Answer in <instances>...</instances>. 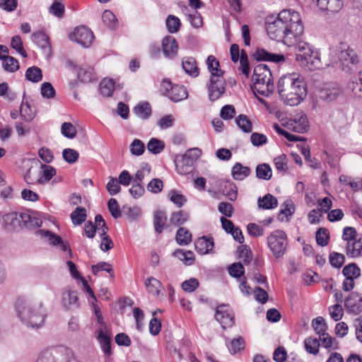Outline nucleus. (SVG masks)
Here are the masks:
<instances>
[{
	"mask_svg": "<svg viewBox=\"0 0 362 362\" xmlns=\"http://www.w3.org/2000/svg\"><path fill=\"white\" fill-rule=\"evenodd\" d=\"M265 29L271 39L291 46L295 44L297 37L302 35L304 26L298 12L285 9L277 17H267Z\"/></svg>",
	"mask_w": 362,
	"mask_h": 362,
	"instance_id": "1",
	"label": "nucleus"
},
{
	"mask_svg": "<svg viewBox=\"0 0 362 362\" xmlns=\"http://www.w3.org/2000/svg\"><path fill=\"white\" fill-rule=\"evenodd\" d=\"M277 89L281 99L290 106L298 105L307 95L303 77L295 72L282 76L279 80Z\"/></svg>",
	"mask_w": 362,
	"mask_h": 362,
	"instance_id": "2",
	"label": "nucleus"
},
{
	"mask_svg": "<svg viewBox=\"0 0 362 362\" xmlns=\"http://www.w3.org/2000/svg\"><path fill=\"white\" fill-rule=\"evenodd\" d=\"M18 317L26 326L39 328L44 325L47 310L42 301L19 298L16 303Z\"/></svg>",
	"mask_w": 362,
	"mask_h": 362,
	"instance_id": "3",
	"label": "nucleus"
},
{
	"mask_svg": "<svg viewBox=\"0 0 362 362\" xmlns=\"http://www.w3.org/2000/svg\"><path fill=\"white\" fill-rule=\"evenodd\" d=\"M292 46L296 48V58L300 66L310 70L320 69L329 66L328 62L322 60L319 51L314 50L311 45L300 40V37L296 38Z\"/></svg>",
	"mask_w": 362,
	"mask_h": 362,
	"instance_id": "4",
	"label": "nucleus"
},
{
	"mask_svg": "<svg viewBox=\"0 0 362 362\" xmlns=\"http://www.w3.org/2000/svg\"><path fill=\"white\" fill-rule=\"evenodd\" d=\"M252 89L255 93L269 96L274 89L270 69L267 64L257 65L253 71Z\"/></svg>",
	"mask_w": 362,
	"mask_h": 362,
	"instance_id": "5",
	"label": "nucleus"
},
{
	"mask_svg": "<svg viewBox=\"0 0 362 362\" xmlns=\"http://www.w3.org/2000/svg\"><path fill=\"white\" fill-rule=\"evenodd\" d=\"M288 243L287 235L281 230H276L267 237V245L276 259L284 256L286 251Z\"/></svg>",
	"mask_w": 362,
	"mask_h": 362,
	"instance_id": "6",
	"label": "nucleus"
},
{
	"mask_svg": "<svg viewBox=\"0 0 362 362\" xmlns=\"http://www.w3.org/2000/svg\"><path fill=\"white\" fill-rule=\"evenodd\" d=\"M202 151L199 148L188 149L180 159L176 160L177 172L180 175H187L192 171V168L197 159L201 156Z\"/></svg>",
	"mask_w": 362,
	"mask_h": 362,
	"instance_id": "7",
	"label": "nucleus"
},
{
	"mask_svg": "<svg viewBox=\"0 0 362 362\" xmlns=\"http://www.w3.org/2000/svg\"><path fill=\"white\" fill-rule=\"evenodd\" d=\"M69 38L81 46L88 47L91 45L94 35L93 32L87 27L81 25L74 30L69 35Z\"/></svg>",
	"mask_w": 362,
	"mask_h": 362,
	"instance_id": "8",
	"label": "nucleus"
},
{
	"mask_svg": "<svg viewBox=\"0 0 362 362\" xmlns=\"http://www.w3.org/2000/svg\"><path fill=\"white\" fill-rule=\"evenodd\" d=\"M226 90V81L223 76L210 77V84L208 86L209 98L215 101L220 98Z\"/></svg>",
	"mask_w": 362,
	"mask_h": 362,
	"instance_id": "9",
	"label": "nucleus"
},
{
	"mask_svg": "<svg viewBox=\"0 0 362 362\" xmlns=\"http://www.w3.org/2000/svg\"><path fill=\"white\" fill-rule=\"evenodd\" d=\"M67 352L68 349L63 347L47 349L40 353L36 362H65L64 353Z\"/></svg>",
	"mask_w": 362,
	"mask_h": 362,
	"instance_id": "10",
	"label": "nucleus"
},
{
	"mask_svg": "<svg viewBox=\"0 0 362 362\" xmlns=\"http://www.w3.org/2000/svg\"><path fill=\"white\" fill-rule=\"evenodd\" d=\"M215 317L223 329L227 327H232L234 324V313L227 305H221L217 307Z\"/></svg>",
	"mask_w": 362,
	"mask_h": 362,
	"instance_id": "11",
	"label": "nucleus"
},
{
	"mask_svg": "<svg viewBox=\"0 0 362 362\" xmlns=\"http://www.w3.org/2000/svg\"><path fill=\"white\" fill-rule=\"evenodd\" d=\"M163 86L168 91V97L174 102H179L187 98V89L183 86L173 85L168 81H163Z\"/></svg>",
	"mask_w": 362,
	"mask_h": 362,
	"instance_id": "12",
	"label": "nucleus"
},
{
	"mask_svg": "<svg viewBox=\"0 0 362 362\" xmlns=\"http://www.w3.org/2000/svg\"><path fill=\"white\" fill-rule=\"evenodd\" d=\"M22 213L11 212L3 216L4 227L8 231H19L23 229Z\"/></svg>",
	"mask_w": 362,
	"mask_h": 362,
	"instance_id": "13",
	"label": "nucleus"
},
{
	"mask_svg": "<svg viewBox=\"0 0 362 362\" xmlns=\"http://www.w3.org/2000/svg\"><path fill=\"white\" fill-rule=\"evenodd\" d=\"M344 306L348 313L359 314L362 312V295L356 292L351 293L344 299Z\"/></svg>",
	"mask_w": 362,
	"mask_h": 362,
	"instance_id": "14",
	"label": "nucleus"
},
{
	"mask_svg": "<svg viewBox=\"0 0 362 362\" xmlns=\"http://www.w3.org/2000/svg\"><path fill=\"white\" fill-rule=\"evenodd\" d=\"M61 303L66 310H74L79 307L77 292L69 288H66L62 293Z\"/></svg>",
	"mask_w": 362,
	"mask_h": 362,
	"instance_id": "15",
	"label": "nucleus"
},
{
	"mask_svg": "<svg viewBox=\"0 0 362 362\" xmlns=\"http://www.w3.org/2000/svg\"><path fill=\"white\" fill-rule=\"evenodd\" d=\"M339 86L334 83H327L322 85L319 90V98L325 101H332L340 94Z\"/></svg>",
	"mask_w": 362,
	"mask_h": 362,
	"instance_id": "16",
	"label": "nucleus"
},
{
	"mask_svg": "<svg viewBox=\"0 0 362 362\" xmlns=\"http://www.w3.org/2000/svg\"><path fill=\"white\" fill-rule=\"evenodd\" d=\"M287 126L289 129L295 132L304 133L309 127L307 116L302 112L297 114L293 119L287 122Z\"/></svg>",
	"mask_w": 362,
	"mask_h": 362,
	"instance_id": "17",
	"label": "nucleus"
},
{
	"mask_svg": "<svg viewBox=\"0 0 362 362\" xmlns=\"http://www.w3.org/2000/svg\"><path fill=\"white\" fill-rule=\"evenodd\" d=\"M178 45L174 37L168 35L162 40V51L166 58H175L178 52Z\"/></svg>",
	"mask_w": 362,
	"mask_h": 362,
	"instance_id": "18",
	"label": "nucleus"
},
{
	"mask_svg": "<svg viewBox=\"0 0 362 362\" xmlns=\"http://www.w3.org/2000/svg\"><path fill=\"white\" fill-rule=\"evenodd\" d=\"M341 51L339 55V60L344 65H355L359 62L358 55L356 52L345 44L341 43L340 45Z\"/></svg>",
	"mask_w": 362,
	"mask_h": 362,
	"instance_id": "19",
	"label": "nucleus"
},
{
	"mask_svg": "<svg viewBox=\"0 0 362 362\" xmlns=\"http://www.w3.org/2000/svg\"><path fill=\"white\" fill-rule=\"evenodd\" d=\"M316 4L322 11L339 12L344 6V0H316Z\"/></svg>",
	"mask_w": 362,
	"mask_h": 362,
	"instance_id": "20",
	"label": "nucleus"
},
{
	"mask_svg": "<svg viewBox=\"0 0 362 362\" xmlns=\"http://www.w3.org/2000/svg\"><path fill=\"white\" fill-rule=\"evenodd\" d=\"M253 57L257 61L279 62L285 60L284 55L272 54L264 49H257Z\"/></svg>",
	"mask_w": 362,
	"mask_h": 362,
	"instance_id": "21",
	"label": "nucleus"
},
{
	"mask_svg": "<svg viewBox=\"0 0 362 362\" xmlns=\"http://www.w3.org/2000/svg\"><path fill=\"white\" fill-rule=\"evenodd\" d=\"M361 251L362 241L361 238L356 240H350V241L346 242L345 252L348 257H358L361 255Z\"/></svg>",
	"mask_w": 362,
	"mask_h": 362,
	"instance_id": "22",
	"label": "nucleus"
},
{
	"mask_svg": "<svg viewBox=\"0 0 362 362\" xmlns=\"http://www.w3.org/2000/svg\"><path fill=\"white\" fill-rule=\"evenodd\" d=\"M194 246L197 252L205 255L213 250L214 244L212 238L203 236L195 240Z\"/></svg>",
	"mask_w": 362,
	"mask_h": 362,
	"instance_id": "23",
	"label": "nucleus"
},
{
	"mask_svg": "<svg viewBox=\"0 0 362 362\" xmlns=\"http://www.w3.org/2000/svg\"><path fill=\"white\" fill-rule=\"evenodd\" d=\"M182 66L187 74L192 77H197L199 70L197 61L192 57H186L182 59Z\"/></svg>",
	"mask_w": 362,
	"mask_h": 362,
	"instance_id": "24",
	"label": "nucleus"
},
{
	"mask_svg": "<svg viewBox=\"0 0 362 362\" xmlns=\"http://www.w3.org/2000/svg\"><path fill=\"white\" fill-rule=\"evenodd\" d=\"M40 178V185H45L49 182L55 175L56 170L51 165L41 164L40 170H38Z\"/></svg>",
	"mask_w": 362,
	"mask_h": 362,
	"instance_id": "25",
	"label": "nucleus"
},
{
	"mask_svg": "<svg viewBox=\"0 0 362 362\" xmlns=\"http://www.w3.org/2000/svg\"><path fill=\"white\" fill-rule=\"evenodd\" d=\"M21 222L23 223V228H26L29 229L40 227L42 223L40 218L27 213H22Z\"/></svg>",
	"mask_w": 362,
	"mask_h": 362,
	"instance_id": "26",
	"label": "nucleus"
},
{
	"mask_svg": "<svg viewBox=\"0 0 362 362\" xmlns=\"http://www.w3.org/2000/svg\"><path fill=\"white\" fill-rule=\"evenodd\" d=\"M45 236L48 238V240L52 245L57 246L61 250L64 252L69 251L71 252V249L68 243H64L59 235L53 234L49 230L45 231Z\"/></svg>",
	"mask_w": 362,
	"mask_h": 362,
	"instance_id": "27",
	"label": "nucleus"
},
{
	"mask_svg": "<svg viewBox=\"0 0 362 362\" xmlns=\"http://www.w3.org/2000/svg\"><path fill=\"white\" fill-rule=\"evenodd\" d=\"M251 170L249 167L243 166L240 163H236L232 168L233 177L237 180H242L247 177Z\"/></svg>",
	"mask_w": 362,
	"mask_h": 362,
	"instance_id": "28",
	"label": "nucleus"
},
{
	"mask_svg": "<svg viewBox=\"0 0 362 362\" xmlns=\"http://www.w3.org/2000/svg\"><path fill=\"white\" fill-rule=\"evenodd\" d=\"M145 286L148 293L153 296H158L163 290L161 283L154 277L148 278L145 281Z\"/></svg>",
	"mask_w": 362,
	"mask_h": 362,
	"instance_id": "29",
	"label": "nucleus"
},
{
	"mask_svg": "<svg viewBox=\"0 0 362 362\" xmlns=\"http://www.w3.org/2000/svg\"><path fill=\"white\" fill-rule=\"evenodd\" d=\"M173 256L182 261L185 265H192L194 262V253L190 250L177 249L173 252Z\"/></svg>",
	"mask_w": 362,
	"mask_h": 362,
	"instance_id": "30",
	"label": "nucleus"
},
{
	"mask_svg": "<svg viewBox=\"0 0 362 362\" xmlns=\"http://www.w3.org/2000/svg\"><path fill=\"white\" fill-rule=\"evenodd\" d=\"M32 40L42 49H49V37L43 32L33 33L32 34Z\"/></svg>",
	"mask_w": 362,
	"mask_h": 362,
	"instance_id": "31",
	"label": "nucleus"
},
{
	"mask_svg": "<svg viewBox=\"0 0 362 362\" xmlns=\"http://www.w3.org/2000/svg\"><path fill=\"white\" fill-rule=\"evenodd\" d=\"M277 205L276 198L271 194H267L262 198L259 197L258 199L259 207L264 209H272L276 207Z\"/></svg>",
	"mask_w": 362,
	"mask_h": 362,
	"instance_id": "32",
	"label": "nucleus"
},
{
	"mask_svg": "<svg viewBox=\"0 0 362 362\" xmlns=\"http://www.w3.org/2000/svg\"><path fill=\"white\" fill-rule=\"evenodd\" d=\"M206 65L211 76H223L224 71L219 69V62L212 55L207 57Z\"/></svg>",
	"mask_w": 362,
	"mask_h": 362,
	"instance_id": "33",
	"label": "nucleus"
},
{
	"mask_svg": "<svg viewBox=\"0 0 362 362\" xmlns=\"http://www.w3.org/2000/svg\"><path fill=\"white\" fill-rule=\"evenodd\" d=\"M167 221V216L163 211H157L154 215V227L157 233H161Z\"/></svg>",
	"mask_w": 362,
	"mask_h": 362,
	"instance_id": "34",
	"label": "nucleus"
},
{
	"mask_svg": "<svg viewBox=\"0 0 362 362\" xmlns=\"http://www.w3.org/2000/svg\"><path fill=\"white\" fill-rule=\"evenodd\" d=\"M25 78L33 83H38L42 79V70L35 66L29 67L25 71Z\"/></svg>",
	"mask_w": 362,
	"mask_h": 362,
	"instance_id": "35",
	"label": "nucleus"
},
{
	"mask_svg": "<svg viewBox=\"0 0 362 362\" xmlns=\"http://www.w3.org/2000/svg\"><path fill=\"white\" fill-rule=\"evenodd\" d=\"M176 240L180 245H187L192 241V234L187 229L180 228L177 231Z\"/></svg>",
	"mask_w": 362,
	"mask_h": 362,
	"instance_id": "36",
	"label": "nucleus"
},
{
	"mask_svg": "<svg viewBox=\"0 0 362 362\" xmlns=\"http://www.w3.org/2000/svg\"><path fill=\"white\" fill-rule=\"evenodd\" d=\"M228 350L231 354H235L245 349V340L239 336L232 339L229 344H227Z\"/></svg>",
	"mask_w": 362,
	"mask_h": 362,
	"instance_id": "37",
	"label": "nucleus"
},
{
	"mask_svg": "<svg viewBox=\"0 0 362 362\" xmlns=\"http://www.w3.org/2000/svg\"><path fill=\"white\" fill-rule=\"evenodd\" d=\"M134 112L139 117L146 119L151 115V109L148 103H143L136 105Z\"/></svg>",
	"mask_w": 362,
	"mask_h": 362,
	"instance_id": "38",
	"label": "nucleus"
},
{
	"mask_svg": "<svg viewBox=\"0 0 362 362\" xmlns=\"http://www.w3.org/2000/svg\"><path fill=\"white\" fill-rule=\"evenodd\" d=\"M342 273L346 278L356 279L361 275V270L355 263H351L345 266Z\"/></svg>",
	"mask_w": 362,
	"mask_h": 362,
	"instance_id": "39",
	"label": "nucleus"
},
{
	"mask_svg": "<svg viewBox=\"0 0 362 362\" xmlns=\"http://www.w3.org/2000/svg\"><path fill=\"white\" fill-rule=\"evenodd\" d=\"M256 175L258 178L269 180L272 176V169L268 164H259L256 167Z\"/></svg>",
	"mask_w": 362,
	"mask_h": 362,
	"instance_id": "40",
	"label": "nucleus"
},
{
	"mask_svg": "<svg viewBox=\"0 0 362 362\" xmlns=\"http://www.w3.org/2000/svg\"><path fill=\"white\" fill-rule=\"evenodd\" d=\"M312 327L315 333L320 336L327 332V325L322 317H317L313 320Z\"/></svg>",
	"mask_w": 362,
	"mask_h": 362,
	"instance_id": "41",
	"label": "nucleus"
},
{
	"mask_svg": "<svg viewBox=\"0 0 362 362\" xmlns=\"http://www.w3.org/2000/svg\"><path fill=\"white\" fill-rule=\"evenodd\" d=\"M21 117L27 122L31 121L35 115V110H33L28 102H23L20 108Z\"/></svg>",
	"mask_w": 362,
	"mask_h": 362,
	"instance_id": "42",
	"label": "nucleus"
},
{
	"mask_svg": "<svg viewBox=\"0 0 362 362\" xmlns=\"http://www.w3.org/2000/svg\"><path fill=\"white\" fill-rule=\"evenodd\" d=\"M86 211L83 207H77L71 214L72 222L75 225H80L86 221Z\"/></svg>",
	"mask_w": 362,
	"mask_h": 362,
	"instance_id": "43",
	"label": "nucleus"
},
{
	"mask_svg": "<svg viewBox=\"0 0 362 362\" xmlns=\"http://www.w3.org/2000/svg\"><path fill=\"white\" fill-rule=\"evenodd\" d=\"M165 147V144L163 141L156 138L151 139L147 144V149L153 154L160 153Z\"/></svg>",
	"mask_w": 362,
	"mask_h": 362,
	"instance_id": "44",
	"label": "nucleus"
},
{
	"mask_svg": "<svg viewBox=\"0 0 362 362\" xmlns=\"http://www.w3.org/2000/svg\"><path fill=\"white\" fill-rule=\"evenodd\" d=\"M100 90L103 95L111 96L114 90V81L110 78L103 79L100 83Z\"/></svg>",
	"mask_w": 362,
	"mask_h": 362,
	"instance_id": "45",
	"label": "nucleus"
},
{
	"mask_svg": "<svg viewBox=\"0 0 362 362\" xmlns=\"http://www.w3.org/2000/svg\"><path fill=\"white\" fill-rule=\"evenodd\" d=\"M165 24L168 32L170 33H177L180 30L181 25L180 19L173 15L168 16Z\"/></svg>",
	"mask_w": 362,
	"mask_h": 362,
	"instance_id": "46",
	"label": "nucleus"
},
{
	"mask_svg": "<svg viewBox=\"0 0 362 362\" xmlns=\"http://www.w3.org/2000/svg\"><path fill=\"white\" fill-rule=\"evenodd\" d=\"M2 65L5 71L15 72L19 69L18 62L13 57H3Z\"/></svg>",
	"mask_w": 362,
	"mask_h": 362,
	"instance_id": "47",
	"label": "nucleus"
},
{
	"mask_svg": "<svg viewBox=\"0 0 362 362\" xmlns=\"http://www.w3.org/2000/svg\"><path fill=\"white\" fill-rule=\"evenodd\" d=\"M305 350L312 354H317L319 351L320 341L316 338L308 337L305 340Z\"/></svg>",
	"mask_w": 362,
	"mask_h": 362,
	"instance_id": "48",
	"label": "nucleus"
},
{
	"mask_svg": "<svg viewBox=\"0 0 362 362\" xmlns=\"http://www.w3.org/2000/svg\"><path fill=\"white\" fill-rule=\"evenodd\" d=\"M316 242L320 246H326L329 243V231L327 229L320 228L317 230L315 235Z\"/></svg>",
	"mask_w": 362,
	"mask_h": 362,
	"instance_id": "49",
	"label": "nucleus"
},
{
	"mask_svg": "<svg viewBox=\"0 0 362 362\" xmlns=\"http://www.w3.org/2000/svg\"><path fill=\"white\" fill-rule=\"evenodd\" d=\"M295 211V206L291 200H286L283 206V208L281 209V211L279 214V219L281 221H284V216L286 218L289 216H291Z\"/></svg>",
	"mask_w": 362,
	"mask_h": 362,
	"instance_id": "50",
	"label": "nucleus"
},
{
	"mask_svg": "<svg viewBox=\"0 0 362 362\" xmlns=\"http://www.w3.org/2000/svg\"><path fill=\"white\" fill-rule=\"evenodd\" d=\"M103 23L110 28H115L117 25V19L110 10H105L102 16Z\"/></svg>",
	"mask_w": 362,
	"mask_h": 362,
	"instance_id": "51",
	"label": "nucleus"
},
{
	"mask_svg": "<svg viewBox=\"0 0 362 362\" xmlns=\"http://www.w3.org/2000/svg\"><path fill=\"white\" fill-rule=\"evenodd\" d=\"M237 125L244 132H252V123L246 115H240L235 119Z\"/></svg>",
	"mask_w": 362,
	"mask_h": 362,
	"instance_id": "52",
	"label": "nucleus"
},
{
	"mask_svg": "<svg viewBox=\"0 0 362 362\" xmlns=\"http://www.w3.org/2000/svg\"><path fill=\"white\" fill-rule=\"evenodd\" d=\"M111 337L112 334L103 337H96L101 346L103 352L107 356H110L111 354Z\"/></svg>",
	"mask_w": 362,
	"mask_h": 362,
	"instance_id": "53",
	"label": "nucleus"
},
{
	"mask_svg": "<svg viewBox=\"0 0 362 362\" xmlns=\"http://www.w3.org/2000/svg\"><path fill=\"white\" fill-rule=\"evenodd\" d=\"M25 181L29 185L40 184V178L37 170L30 168L24 176Z\"/></svg>",
	"mask_w": 362,
	"mask_h": 362,
	"instance_id": "54",
	"label": "nucleus"
},
{
	"mask_svg": "<svg viewBox=\"0 0 362 362\" xmlns=\"http://www.w3.org/2000/svg\"><path fill=\"white\" fill-rule=\"evenodd\" d=\"M187 219L188 214L183 211H179L172 214L170 223L175 226H180L185 223Z\"/></svg>",
	"mask_w": 362,
	"mask_h": 362,
	"instance_id": "55",
	"label": "nucleus"
},
{
	"mask_svg": "<svg viewBox=\"0 0 362 362\" xmlns=\"http://www.w3.org/2000/svg\"><path fill=\"white\" fill-rule=\"evenodd\" d=\"M321 341L322 346L326 349H337V344L335 339L332 337L328 333L325 332L319 337V341Z\"/></svg>",
	"mask_w": 362,
	"mask_h": 362,
	"instance_id": "56",
	"label": "nucleus"
},
{
	"mask_svg": "<svg viewBox=\"0 0 362 362\" xmlns=\"http://www.w3.org/2000/svg\"><path fill=\"white\" fill-rule=\"evenodd\" d=\"M61 132L68 139H74L76 135V127L70 122H64L62 124Z\"/></svg>",
	"mask_w": 362,
	"mask_h": 362,
	"instance_id": "57",
	"label": "nucleus"
},
{
	"mask_svg": "<svg viewBox=\"0 0 362 362\" xmlns=\"http://www.w3.org/2000/svg\"><path fill=\"white\" fill-rule=\"evenodd\" d=\"M132 154L139 156L144 153L145 151L144 144L139 139H134L129 146Z\"/></svg>",
	"mask_w": 362,
	"mask_h": 362,
	"instance_id": "58",
	"label": "nucleus"
},
{
	"mask_svg": "<svg viewBox=\"0 0 362 362\" xmlns=\"http://www.w3.org/2000/svg\"><path fill=\"white\" fill-rule=\"evenodd\" d=\"M332 122L337 128L346 127L349 124L347 117L341 112H339L333 116Z\"/></svg>",
	"mask_w": 362,
	"mask_h": 362,
	"instance_id": "59",
	"label": "nucleus"
},
{
	"mask_svg": "<svg viewBox=\"0 0 362 362\" xmlns=\"http://www.w3.org/2000/svg\"><path fill=\"white\" fill-rule=\"evenodd\" d=\"M100 236L102 237V241L100 243V249L107 252L112 249L114 247V243L111 238L107 235V232L105 229H103V232L100 233Z\"/></svg>",
	"mask_w": 362,
	"mask_h": 362,
	"instance_id": "60",
	"label": "nucleus"
},
{
	"mask_svg": "<svg viewBox=\"0 0 362 362\" xmlns=\"http://www.w3.org/2000/svg\"><path fill=\"white\" fill-rule=\"evenodd\" d=\"M151 172V166L146 164L141 170H137L134 177L132 178L133 182L141 184L142 180L146 176H148Z\"/></svg>",
	"mask_w": 362,
	"mask_h": 362,
	"instance_id": "61",
	"label": "nucleus"
},
{
	"mask_svg": "<svg viewBox=\"0 0 362 362\" xmlns=\"http://www.w3.org/2000/svg\"><path fill=\"white\" fill-rule=\"evenodd\" d=\"M64 159L69 163H74L77 161L79 154L72 148H65L62 152Z\"/></svg>",
	"mask_w": 362,
	"mask_h": 362,
	"instance_id": "62",
	"label": "nucleus"
},
{
	"mask_svg": "<svg viewBox=\"0 0 362 362\" xmlns=\"http://www.w3.org/2000/svg\"><path fill=\"white\" fill-rule=\"evenodd\" d=\"M238 251H239V257L244 262V263L249 264L252 261V252L248 246H247L245 245H241L239 247Z\"/></svg>",
	"mask_w": 362,
	"mask_h": 362,
	"instance_id": "63",
	"label": "nucleus"
},
{
	"mask_svg": "<svg viewBox=\"0 0 362 362\" xmlns=\"http://www.w3.org/2000/svg\"><path fill=\"white\" fill-rule=\"evenodd\" d=\"M329 262L332 267L340 268L344 263V256L342 254L333 252L329 255Z\"/></svg>",
	"mask_w": 362,
	"mask_h": 362,
	"instance_id": "64",
	"label": "nucleus"
}]
</instances>
